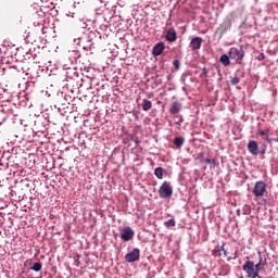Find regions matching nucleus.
<instances>
[{"label":"nucleus","instance_id":"nucleus-25","mask_svg":"<svg viewBox=\"0 0 278 278\" xmlns=\"http://www.w3.org/2000/svg\"><path fill=\"white\" fill-rule=\"evenodd\" d=\"M204 163H205V164H216V160H214V159H213V160H211V159H205V160H204Z\"/></svg>","mask_w":278,"mask_h":278},{"label":"nucleus","instance_id":"nucleus-2","mask_svg":"<svg viewBox=\"0 0 278 278\" xmlns=\"http://www.w3.org/2000/svg\"><path fill=\"white\" fill-rule=\"evenodd\" d=\"M228 54L230 60H236L237 64H242V60H244V50L242 49V47H240L239 49L236 47L230 48Z\"/></svg>","mask_w":278,"mask_h":278},{"label":"nucleus","instance_id":"nucleus-3","mask_svg":"<svg viewBox=\"0 0 278 278\" xmlns=\"http://www.w3.org/2000/svg\"><path fill=\"white\" fill-rule=\"evenodd\" d=\"M159 194L161 199H170L173 197V186H170V182L164 181L159 189Z\"/></svg>","mask_w":278,"mask_h":278},{"label":"nucleus","instance_id":"nucleus-22","mask_svg":"<svg viewBox=\"0 0 278 278\" xmlns=\"http://www.w3.org/2000/svg\"><path fill=\"white\" fill-rule=\"evenodd\" d=\"M250 278H262V277L260 276V271L254 270V271L251 274V277H250Z\"/></svg>","mask_w":278,"mask_h":278},{"label":"nucleus","instance_id":"nucleus-28","mask_svg":"<svg viewBox=\"0 0 278 278\" xmlns=\"http://www.w3.org/2000/svg\"><path fill=\"white\" fill-rule=\"evenodd\" d=\"M245 214H251V207L249 205H245Z\"/></svg>","mask_w":278,"mask_h":278},{"label":"nucleus","instance_id":"nucleus-26","mask_svg":"<svg viewBox=\"0 0 278 278\" xmlns=\"http://www.w3.org/2000/svg\"><path fill=\"white\" fill-rule=\"evenodd\" d=\"M131 140H132V142L134 143H136V144H140V138H138V137H134V138H131Z\"/></svg>","mask_w":278,"mask_h":278},{"label":"nucleus","instance_id":"nucleus-11","mask_svg":"<svg viewBox=\"0 0 278 278\" xmlns=\"http://www.w3.org/2000/svg\"><path fill=\"white\" fill-rule=\"evenodd\" d=\"M181 108H182L181 102L174 101L170 104L169 114H172L173 116H175V114H179L181 112Z\"/></svg>","mask_w":278,"mask_h":278},{"label":"nucleus","instance_id":"nucleus-6","mask_svg":"<svg viewBox=\"0 0 278 278\" xmlns=\"http://www.w3.org/2000/svg\"><path fill=\"white\" fill-rule=\"evenodd\" d=\"M252 192L255 197H264V192H266V184L264 181H257L254 185Z\"/></svg>","mask_w":278,"mask_h":278},{"label":"nucleus","instance_id":"nucleus-9","mask_svg":"<svg viewBox=\"0 0 278 278\" xmlns=\"http://www.w3.org/2000/svg\"><path fill=\"white\" fill-rule=\"evenodd\" d=\"M244 273L247 274L248 277H251V274L255 270V263L253 261H245V263L242 266Z\"/></svg>","mask_w":278,"mask_h":278},{"label":"nucleus","instance_id":"nucleus-19","mask_svg":"<svg viewBox=\"0 0 278 278\" xmlns=\"http://www.w3.org/2000/svg\"><path fill=\"white\" fill-rule=\"evenodd\" d=\"M175 225H177V223L175 222V219H168L167 222L164 223L165 227H175Z\"/></svg>","mask_w":278,"mask_h":278},{"label":"nucleus","instance_id":"nucleus-7","mask_svg":"<svg viewBox=\"0 0 278 278\" xmlns=\"http://www.w3.org/2000/svg\"><path fill=\"white\" fill-rule=\"evenodd\" d=\"M140 260V249L135 248L131 252L125 255V261L128 263L138 262Z\"/></svg>","mask_w":278,"mask_h":278},{"label":"nucleus","instance_id":"nucleus-27","mask_svg":"<svg viewBox=\"0 0 278 278\" xmlns=\"http://www.w3.org/2000/svg\"><path fill=\"white\" fill-rule=\"evenodd\" d=\"M266 56L264 55V53H261V54H258V56H257V60L260 61V62H262V60H264Z\"/></svg>","mask_w":278,"mask_h":278},{"label":"nucleus","instance_id":"nucleus-15","mask_svg":"<svg viewBox=\"0 0 278 278\" xmlns=\"http://www.w3.org/2000/svg\"><path fill=\"white\" fill-rule=\"evenodd\" d=\"M229 54H223L220 58H219V62L224 65V66H229V64H231V61L229 60Z\"/></svg>","mask_w":278,"mask_h":278},{"label":"nucleus","instance_id":"nucleus-1","mask_svg":"<svg viewBox=\"0 0 278 278\" xmlns=\"http://www.w3.org/2000/svg\"><path fill=\"white\" fill-rule=\"evenodd\" d=\"M233 23V14H230L226 16L223 21V23L217 27L215 34L222 38V36H225L229 29H231V25Z\"/></svg>","mask_w":278,"mask_h":278},{"label":"nucleus","instance_id":"nucleus-10","mask_svg":"<svg viewBox=\"0 0 278 278\" xmlns=\"http://www.w3.org/2000/svg\"><path fill=\"white\" fill-rule=\"evenodd\" d=\"M258 149H260V146L257 144V141L255 140L249 141L248 151L249 153H251V155H258V152H257Z\"/></svg>","mask_w":278,"mask_h":278},{"label":"nucleus","instance_id":"nucleus-29","mask_svg":"<svg viewBox=\"0 0 278 278\" xmlns=\"http://www.w3.org/2000/svg\"><path fill=\"white\" fill-rule=\"evenodd\" d=\"M265 140H267V142H273V139L268 137V135H266Z\"/></svg>","mask_w":278,"mask_h":278},{"label":"nucleus","instance_id":"nucleus-17","mask_svg":"<svg viewBox=\"0 0 278 278\" xmlns=\"http://www.w3.org/2000/svg\"><path fill=\"white\" fill-rule=\"evenodd\" d=\"M153 108V103L147 99L143 100L142 110L143 112H149Z\"/></svg>","mask_w":278,"mask_h":278},{"label":"nucleus","instance_id":"nucleus-14","mask_svg":"<svg viewBox=\"0 0 278 278\" xmlns=\"http://www.w3.org/2000/svg\"><path fill=\"white\" fill-rule=\"evenodd\" d=\"M154 175L157 177V179H164V175H166V172L163 167H156L154 169Z\"/></svg>","mask_w":278,"mask_h":278},{"label":"nucleus","instance_id":"nucleus-30","mask_svg":"<svg viewBox=\"0 0 278 278\" xmlns=\"http://www.w3.org/2000/svg\"><path fill=\"white\" fill-rule=\"evenodd\" d=\"M202 73H203V75H207L210 72L207 71V68H203Z\"/></svg>","mask_w":278,"mask_h":278},{"label":"nucleus","instance_id":"nucleus-23","mask_svg":"<svg viewBox=\"0 0 278 278\" xmlns=\"http://www.w3.org/2000/svg\"><path fill=\"white\" fill-rule=\"evenodd\" d=\"M260 266H262V256H260V262L256 265L254 264V268L256 271H260Z\"/></svg>","mask_w":278,"mask_h":278},{"label":"nucleus","instance_id":"nucleus-8","mask_svg":"<svg viewBox=\"0 0 278 278\" xmlns=\"http://www.w3.org/2000/svg\"><path fill=\"white\" fill-rule=\"evenodd\" d=\"M164 49H166V46L164 42H159L152 48V55L153 58H157L159 55H162L164 53Z\"/></svg>","mask_w":278,"mask_h":278},{"label":"nucleus","instance_id":"nucleus-16","mask_svg":"<svg viewBox=\"0 0 278 278\" xmlns=\"http://www.w3.org/2000/svg\"><path fill=\"white\" fill-rule=\"evenodd\" d=\"M184 142H185V139L184 137H176L174 139V144L177 149H181V147H184Z\"/></svg>","mask_w":278,"mask_h":278},{"label":"nucleus","instance_id":"nucleus-24","mask_svg":"<svg viewBox=\"0 0 278 278\" xmlns=\"http://www.w3.org/2000/svg\"><path fill=\"white\" fill-rule=\"evenodd\" d=\"M173 64H174V68H176V71H179V66H180L179 60H175Z\"/></svg>","mask_w":278,"mask_h":278},{"label":"nucleus","instance_id":"nucleus-12","mask_svg":"<svg viewBox=\"0 0 278 278\" xmlns=\"http://www.w3.org/2000/svg\"><path fill=\"white\" fill-rule=\"evenodd\" d=\"M201 45H203V38H201V37H194L190 41V47H191L192 51H197V50L201 49Z\"/></svg>","mask_w":278,"mask_h":278},{"label":"nucleus","instance_id":"nucleus-4","mask_svg":"<svg viewBox=\"0 0 278 278\" xmlns=\"http://www.w3.org/2000/svg\"><path fill=\"white\" fill-rule=\"evenodd\" d=\"M134 236H136V232L129 226H126L121 230V239L124 242H129V240H134Z\"/></svg>","mask_w":278,"mask_h":278},{"label":"nucleus","instance_id":"nucleus-5","mask_svg":"<svg viewBox=\"0 0 278 278\" xmlns=\"http://www.w3.org/2000/svg\"><path fill=\"white\" fill-rule=\"evenodd\" d=\"M223 253H224L225 257H227L228 260H237L238 258V251H236L233 253V255L231 256V255H229L228 251L225 250V245H222L220 249H218V250H214L215 257H220V255H223Z\"/></svg>","mask_w":278,"mask_h":278},{"label":"nucleus","instance_id":"nucleus-21","mask_svg":"<svg viewBox=\"0 0 278 278\" xmlns=\"http://www.w3.org/2000/svg\"><path fill=\"white\" fill-rule=\"evenodd\" d=\"M257 136H262V137L265 136V138H266V136H268V130L267 131L266 130H258Z\"/></svg>","mask_w":278,"mask_h":278},{"label":"nucleus","instance_id":"nucleus-20","mask_svg":"<svg viewBox=\"0 0 278 278\" xmlns=\"http://www.w3.org/2000/svg\"><path fill=\"white\" fill-rule=\"evenodd\" d=\"M230 83L232 84V86H238V84H240V78L233 77L231 78Z\"/></svg>","mask_w":278,"mask_h":278},{"label":"nucleus","instance_id":"nucleus-13","mask_svg":"<svg viewBox=\"0 0 278 278\" xmlns=\"http://www.w3.org/2000/svg\"><path fill=\"white\" fill-rule=\"evenodd\" d=\"M165 39L167 40V42H175L177 40V31L175 30V28H169L166 31Z\"/></svg>","mask_w":278,"mask_h":278},{"label":"nucleus","instance_id":"nucleus-18","mask_svg":"<svg viewBox=\"0 0 278 278\" xmlns=\"http://www.w3.org/2000/svg\"><path fill=\"white\" fill-rule=\"evenodd\" d=\"M31 270H35V273H40L42 270V263L37 262L33 265Z\"/></svg>","mask_w":278,"mask_h":278}]
</instances>
